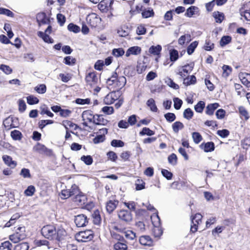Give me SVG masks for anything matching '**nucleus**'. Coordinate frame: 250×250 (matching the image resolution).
<instances>
[{
  "instance_id": "nucleus-1",
  "label": "nucleus",
  "mask_w": 250,
  "mask_h": 250,
  "mask_svg": "<svg viewBox=\"0 0 250 250\" xmlns=\"http://www.w3.org/2000/svg\"><path fill=\"white\" fill-rule=\"evenodd\" d=\"M42 235L50 240L61 241L65 236L66 232L64 229L61 227H55L53 225L44 226L41 230Z\"/></svg>"
},
{
  "instance_id": "nucleus-2",
  "label": "nucleus",
  "mask_w": 250,
  "mask_h": 250,
  "mask_svg": "<svg viewBox=\"0 0 250 250\" xmlns=\"http://www.w3.org/2000/svg\"><path fill=\"white\" fill-rule=\"evenodd\" d=\"M126 82V78L124 76L118 77L116 73H115L110 78L106 81V83L109 88H113L119 91L125 84Z\"/></svg>"
},
{
  "instance_id": "nucleus-3",
  "label": "nucleus",
  "mask_w": 250,
  "mask_h": 250,
  "mask_svg": "<svg viewBox=\"0 0 250 250\" xmlns=\"http://www.w3.org/2000/svg\"><path fill=\"white\" fill-rule=\"evenodd\" d=\"M93 238V232L90 229L80 231L76 235V238L79 242H88Z\"/></svg>"
},
{
  "instance_id": "nucleus-4",
  "label": "nucleus",
  "mask_w": 250,
  "mask_h": 250,
  "mask_svg": "<svg viewBox=\"0 0 250 250\" xmlns=\"http://www.w3.org/2000/svg\"><path fill=\"white\" fill-rule=\"evenodd\" d=\"M79 192L78 187L76 185L72 186L70 189H63L62 190L60 196L62 199H65L69 197L74 195Z\"/></svg>"
},
{
  "instance_id": "nucleus-5",
  "label": "nucleus",
  "mask_w": 250,
  "mask_h": 250,
  "mask_svg": "<svg viewBox=\"0 0 250 250\" xmlns=\"http://www.w3.org/2000/svg\"><path fill=\"white\" fill-rule=\"evenodd\" d=\"M85 80L87 85L92 87L97 85L99 81V78L96 72H91L86 74Z\"/></svg>"
},
{
  "instance_id": "nucleus-6",
  "label": "nucleus",
  "mask_w": 250,
  "mask_h": 250,
  "mask_svg": "<svg viewBox=\"0 0 250 250\" xmlns=\"http://www.w3.org/2000/svg\"><path fill=\"white\" fill-rule=\"evenodd\" d=\"M120 96L119 91H112L108 93L104 98V102L106 104H111L116 100H118Z\"/></svg>"
},
{
  "instance_id": "nucleus-7",
  "label": "nucleus",
  "mask_w": 250,
  "mask_h": 250,
  "mask_svg": "<svg viewBox=\"0 0 250 250\" xmlns=\"http://www.w3.org/2000/svg\"><path fill=\"white\" fill-rule=\"evenodd\" d=\"M34 151L40 154L50 156L52 151L51 149L47 148L44 145L38 143L33 148Z\"/></svg>"
},
{
  "instance_id": "nucleus-8",
  "label": "nucleus",
  "mask_w": 250,
  "mask_h": 250,
  "mask_svg": "<svg viewBox=\"0 0 250 250\" xmlns=\"http://www.w3.org/2000/svg\"><path fill=\"white\" fill-rule=\"evenodd\" d=\"M87 22L92 27L97 26L101 22V18L95 13L89 14L86 17Z\"/></svg>"
},
{
  "instance_id": "nucleus-9",
  "label": "nucleus",
  "mask_w": 250,
  "mask_h": 250,
  "mask_svg": "<svg viewBox=\"0 0 250 250\" xmlns=\"http://www.w3.org/2000/svg\"><path fill=\"white\" fill-rule=\"evenodd\" d=\"M193 66L194 64L193 63H190L182 66L178 69L177 74L182 78L186 77L192 71Z\"/></svg>"
},
{
  "instance_id": "nucleus-10",
  "label": "nucleus",
  "mask_w": 250,
  "mask_h": 250,
  "mask_svg": "<svg viewBox=\"0 0 250 250\" xmlns=\"http://www.w3.org/2000/svg\"><path fill=\"white\" fill-rule=\"evenodd\" d=\"M113 0H102L98 4V8L103 12H106L112 9Z\"/></svg>"
},
{
  "instance_id": "nucleus-11",
  "label": "nucleus",
  "mask_w": 250,
  "mask_h": 250,
  "mask_svg": "<svg viewBox=\"0 0 250 250\" xmlns=\"http://www.w3.org/2000/svg\"><path fill=\"white\" fill-rule=\"evenodd\" d=\"M202 215L200 213H196L194 217L191 218V223L190 230L192 232H195L197 230L198 225L202 222Z\"/></svg>"
},
{
  "instance_id": "nucleus-12",
  "label": "nucleus",
  "mask_w": 250,
  "mask_h": 250,
  "mask_svg": "<svg viewBox=\"0 0 250 250\" xmlns=\"http://www.w3.org/2000/svg\"><path fill=\"white\" fill-rule=\"evenodd\" d=\"M151 220L154 226L155 227L154 232L158 231L156 236H159L162 234V231L159 229L160 226V218L157 214H154L151 216Z\"/></svg>"
},
{
  "instance_id": "nucleus-13",
  "label": "nucleus",
  "mask_w": 250,
  "mask_h": 250,
  "mask_svg": "<svg viewBox=\"0 0 250 250\" xmlns=\"http://www.w3.org/2000/svg\"><path fill=\"white\" fill-rule=\"evenodd\" d=\"M118 215L121 220L126 223H129L132 220V214L127 210H121L118 212Z\"/></svg>"
},
{
  "instance_id": "nucleus-14",
  "label": "nucleus",
  "mask_w": 250,
  "mask_h": 250,
  "mask_svg": "<svg viewBox=\"0 0 250 250\" xmlns=\"http://www.w3.org/2000/svg\"><path fill=\"white\" fill-rule=\"evenodd\" d=\"M75 197L73 198V201L78 206L84 205L86 202V197L85 195L83 194L82 192H80L75 194Z\"/></svg>"
},
{
  "instance_id": "nucleus-15",
  "label": "nucleus",
  "mask_w": 250,
  "mask_h": 250,
  "mask_svg": "<svg viewBox=\"0 0 250 250\" xmlns=\"http://www.w3.org/2000/svg\"><path fill=\"white\" fill-rule=\"evenodd\" d=\"M75 222L78 227H82L88 223L87 217L83 214H80L75 217Z\"/></svg>"
},
{
  "instance_id": "nucleus-16",
  "label": "nucleus",
  "mask_w": 250,
  "mask_h": 250,
  "mask_svg": "<svg viewBox=\"0 0 250 250\" xmlns=\"http://www.w3.org/2000/svg\"><path fill=\"white\" fill-rule=\"evenodd\" d=\"M14 119L11 117H8L3 121V124L6 130H9L16 127L14 124Z\"/></svg>"
},
{
  "instance_id": "nucleus-17",
  "label": "nucleus",
  "mask_w": 250,
  "mask_h": 250,
  "mask_svg": "<svg viewBox=\"0 0 250 250\" xmlns=\"http://www.w3.org/2000/svg\"><path fill=\"white\" fill-rule=\"evenodd\" d=\"M239 77L242 83L247 87H250V74L242 73L239 74Z\"/></svg>"
},
{
  "instance_id": "nucleus-18",
  "label": "nucleus",
  "mask_w": 250,
  "mask_h": 250,
  "mask_svg": "<svg viewBox=\"0 0 250 250\" xmlns=\"http://www.w3.org/2000/svg\"><path fill=\"white\" fill-rule=\"evenodd\" d=\"M94 116L91 110H85L83 112L82 118L83 121H87L89 123H93Z\"/></svg>"
},
{
  "instance_id": "nucleus-19",
  "label": "nucleus",
  "mask_w": 250,
  "mask_h": 250,
  "mask_svg": "<svg viewBox=\"0 0 250 250\" xmlns=\"http://www.w3.org/2000/svg\"><path fill=\"white\" fill-rule=\"evenodd\" d=\"M200 147L206 152H211L214 150L215 148L214 143L211 142L202 143L200 145Z\"/></svg>"
},
{
  "instance_id": "nucleus-20",
  "label": "nucleus",
  "mask_w": 250,
  "mask_h": 250,
  "mask_svg": "<svg viewBox=\"0 0 250 250\" xmlns=\"http://www.w3.org/2000/svg\"><path fill=\"white\" fill-rule=\"evenodd\" d=\"M118 204V201L116 200H109L108 201L106 205V209L107 211L110 213H111L116 208Z\"/></svg>"
},
{
  "instance_id": "nucleus-21",
  "label": "nucleus",
  "mask_w": 250,
  "mask_h": 250,
  "mask_svg": "<svg viewBox=\"0 0 250 250\" xmlns=\"http://www.w3.org/2000/svg\"><path fill=\"white\" fill-rule=\"evenodd\" d=\"M141 49L139 46H133L129 48L126 52L125 56L128 57L131 55H137L141 53Z\"/></svg>"
},
{
  "instance_id": "nucleus-22",
  "label": "nucleus",
  "mask_w": 250,
  "mask_h": 250,
  "mask_svg": "<svg viewBox=\"0 0 250 250\" xmlns=\"http://www.w3.org/2000/svg\"><path fill=\"white\" fill-rule=\"evenodd\" d=\"M37 20L40 25L41 24H47L49 22L48 19L46 17L45 14L44 13H39L37 14Z\"/></svg>"
},
{
  "instance_id": "nucleus-23",
  "label": "nucleus",
  "mask_w": 250,
  "mask_h": 250,
  "mask_svg": "<svg viewBox=\"0 0 250 250\" xmlns=\"http://www.w3.org/2000/svg\"><path fill=\"white\" fill-rule=\"evenodd\" d=\"M108 122L107 120L104 118L102 115H96L94 116L93 123L98 125H105Z\"/></svg>"
},
{
  "instance_id": "nucleus-24",
  "label": "nucleus",
  "mask_w": 250,
  "mask_h": 250,
  "mask_svg": "<svg viewBox=\"0 0 250 250\" xmlns=\"http://www.w3.org/2000/svg\"><path fill=\"white\" fill-rule=\"evenodd\" d=\"M2 159L5 164L11 168H14L17 165V163L13 161L12 158L9 156L3 155L2 156Z\"/></svg>"
},
{
  "instance_id": "nucleus-25",
  "label": "nucleus",
  "mask_w": 250,
  "mask_h": 250,
  "mask_svg": "<svg viewBox=\"0 0 250 250\" xmlns=\"http://www.w3.org/2000/svg\"><path fill=\"white\" fill-rule=\"evenodd\" d=\"M219 106V104L218 103L211 104L206 107V113L209 115H211L213 114L214 111Z\"/></svg>"
},
{
  "instance_id": "nucleus-26",
  "label": "nucleus",
  "mask_w": 250,
  "mask_h": 250,
  "mask_svg": "<svg viewBox=\"0 0 250 250\" xmlns=\"http://www.w3.org/2000/svg\"><path fill=\"white\" fill-rule=\"evenodd\" d=\"M199 8L195 6H191L187 9L186 12L185 14V16L191 18L196 12H198Z\"/></svg>"
},
{
  "instance_id": "nucleus-27",
  "label": "nucleus",
  "mask_w": 250,
  "mask_h": 250,
  "mask_svg": "<svg viewBox=\"0 0 250 250\" xmlns=\"http://www.w3.org/2000/svg\"><path fill=\"white\" fill-rule=\"evenodd\" d=\"M238 109L241 118L243 120H247L249 118V114L245 107L241 106Z\"/></svg>"
},
{
  "instance_id": "nucleus-28",
  "label": "nucleus",
  "mask_w": 250,
  "mask_h": 250,
  "mask_svg": "<svg viewBox=\"0 0 250 250\" xmlns=\"http://www.w3.org/2000/svg\"><path fill=\"white\" fill-rule=\"evenodd\" d=\"M162 50V47L160 45H157L156 46H151L149 48V52L153 54L154 55H158L160 53V52Z\"/></svg>"
},
{
  "instance_id": "nucleus-29",
  "label": "nucleus",
  "mask_w": 250,
  "mask_h": 250,
  "mask_svg": "<svg viewBox=\"0 0 250 250\" xmlns=\"http://www.w3.org/2000/svg\"><path fill=\"white\" fill-rule=\"evenodd\" d=\"M213 17L217 23H221L224 19V15L223 13L219 11H215L213 13Z\"/></svg>"
},
{
  "instance_id": "nucleus-30",
  "label": "nucleus",
  "mask_w": 250,
  "mask_h": 250,
  "mask_svg": "<svg viewBox=\"0 0 250 250\" xmlns=\"http://www.w3.org/2000/svg\"><path fill=\"white\" fill-rule=\"evenodd\" d=\"M147 105L150 108V109L152 112H156L158 111V108L155 104L154 100L152 98H150L147 101Z\"/></svg>"
},
{
  "instance_id": "nucleus-31",
  "label": "nucleus",
  "mask_w": 250,
  "mask_h": 250,
  "mask_svg": "<svg viewBox=\"0 0 250 250\" xmlns=\"http://www.w3.org/2000/svg\"><path fill=\"white\" fill-rule=\"evenodd\" d=\"M196 81V77L194 75H191L190 77H187L184 78L183 80V83L186 85H189L194 84Z\"/></svg>"
},
{
  "instance_id": "nucleus-32",
  "label": "nucleus",
  "mask_w": 250,
  "mask_h": 250,
  "mask_svg": "<svg viewBox=\"0 0 250 250\" xmlns=\"http://www.w3.org/2000/svg\"><path fill=\"white\" fill-rule=\"evenodd\" d=\"M172 127L173 131L175 133H177L179 130H181L184 128V125L182 123L179 121H177L173 124Z\"/></svg>"
},
{
  "instance_id": "nucleus-33",
  "label": "nucleus",
  "mask_w": 250,
  "mask_h": 250,
  "mask_svg": "<svg viewBox=\"0 0 250 250\" xmlns=\"http://www.w3.org/2000/svg\"><path fill=\"white\" fill-rule=\"evenodd\" d=\"M124 233L125 235L126 239L127 240L132 241L136 240V234L133 231L130 230H125Z\"/></svg>"
},
{
  "instance_id": "nucleus-34",
  "label": "nucleus",
  "mask_w": 250,
  "mask_h": 250,
  "mask_svg": "<svg viewBox=\"0 0 250 250\" xmlns=\"http://www.w3.org/2000/svg\"><path fill=\"white\" fill-rule=\"evenodd\" d=\"M11 137L14 140H18L20 141L22 138V134L21 133L17 130H14L11 132Z\"/></svg>"
},
{
  "instance_id": "nucleus-35",
  "label": "nucleus",
  "mask_w": 250,
  "mask_h": 250,
  "mask_svg": "<svg viewBox=\"0 0 250 250\" xmlns=\"http://www.w3.org/2000/svg\"><path fill=\"white\" fill-rule=\"evenodd\" d=\"M234 88L237 93V95L240 97L245 96L246 92L243 89H242V86L241 84L235 83Z\"/></svg>"
},
{
  "instance_id": "nucleus-36",
  "label": "nucleus",
  "mask_w": 250,
  "mask_h": 250,
  "mask_svg": "<svg viewBox=\"0 0 250 250\" xmlns=\"http://www.w3.org/2000/svg\"><path fill=\"white\" fill-rule=\"evenodd\" d=\"M155 134V132L151 129H150L149 128L147 127H144L142 130L139 132V134L141 136H144V135H147V136H152Z\"/></svg>"
},
{
  "instance_id": "nucleus-37",
  "label": "nucleus",
  "mask_w": 250,
  "mask_h": 250,
  "mask_svg": "<svg viewBox=\"0 0 250 250\" xmlns=\"http://www.w3.org/2000/svg\"><path fill=\"white\" fill-rule=\"evenodd\" d=\"M62 125L64 126L66 130H68V128H73L76 130L77 128V125L74 123L69 121H64L62 123Z\"/></svg>"
},
{
  "instance_id": "nucleus-38",
  "label": "nucleus",
  "mask_w": 250,
  "mask_h": 250,
  "mask_svg": "<svg viewBox=\"0 0 250 250\" xmlns=\"http://www.w3.org/2000/svg\"><path fill=\"white\" fill-rule=\"evenodd\" d=\"M190 35L189 34H186L180 37L178 40V43L180 45H183L186 42H188L190 41Z\"/></svg>"
},
{
  "instance_id": "nucleus-39",
  "label": "nucleus",
  "mask_w": 250,
  "mask_h": 250,
  "mask_svg": "<svg viewBox=\"0 0 250 250\" xmlns=\"http://www.w3.org/2000/svg\"><path fill=\"white\" fill-rule=\"evenodd\" d=\"M139 242L143 245H149L151 243V239L148 236H142L140 237Z\"/></svg>"
},
{
  "instance_id": "nucleus-40",
  "label": "nucleus",
  "mask_w": 250,
  "mask_h": 250,
  "mask_svg": "<svg viewBox=\"0 0 250 250\" xmlns=\"http://www.w3.org/2000/svg\"><path fill=\"white\" fill-rule=\"evenodd\" d=\"M15 232L21 236V238H25L26 237L25 229L23 226L19 227L15 229Z\"/></svg>"
},
{
  "instance_id": "nucleus-41",
  "label": "nucleus",
  "mask_w": 250,
  "mask_h": 250,
  "mask_svg": "<svg viewBox=\"0 0 250 250\" xmlns=\"http://www.w3.org/2000/svg\"><path fill=\"white\" fill-rule=\"evenodd\" d=\"M223 69V76L224 77H227L231 73L232 71V68L229 65H224L222 66Z\"/></svg>"
},
{
  "instance_id": "nucleus-42",
  "label": "nucleus",
  "mask_w": 250,
  "mask_h": 250,
  "mask_svg": "<svg viewBox=\"0 0 250 250\" xmlns=\"http://www.w3.org/2000/svg\"><path fill=\"white\" fill-rule=\"evenodd\" d=\"M21 215L19 213H15L11 217L9 221L6 223L5 226L6 227H10L12 224H14L15 221L20 217Z\"/></svg>"
},
{
  "instance_id": "nucleus-43",
  "label": "nucleus",
  "mask_w": 250,
  "mask_h": 250,
  "mask_svg": "<svg viewBox=\"0 0 250 250\" xmlns=\"http://www.w3.org/2000/svg\"><path fill=\"white\" fill-rule=\"evenodd\" d=\"M35 90L39 94H44L46 92V87L44 84H41L36 86L34 88Z\"/></svg>"
},
{
  "instance_id": "nucleus-44",
  "label": "nucleus",
  "mask_w": 250,
  "mask_h": 250,
  "mask_svg": "<svg viewBox=\"0 0 250 250\" xmlns=\"http://www.w3.org/2000/svg\"><path fill=\"white\" fill-rule=\"evenodd\" d=\"M198 44V42L194 41L190 43V44L188 47L187 52L189 55H191L193 53L195 49L196 48Z\"/></svg>"
},
{
  "instance_id": "nucleus-45",
  "label": "nucleus",
  "mask_w": 250,
  "mask_h": 250,
  "mask_svg": "<svg viewBox=\"0 0 250 250\" xmlns=\"http://www.w3.org/2000/svg\"><path fill=\"white\" fill-rule=\"evenodd\" d=\"M192 138L194 142L196 144H199L202 140V136L199 133L196 132L192 133Z\"/></svg>"
},
{
  "instance_id": "nucleus-46",
  "label": "nucleus",
  "mask_w": 250,
  "mask_h": 250,
  "mask_svg": "<svg viewBox=\"0 0 250 250\" xmlns=\"http://www.w3.org/2000/svg\"><path fill=\"white\" fill-rule=\"evenodd\" d=\"M231 41V38L230 36H223L220 41V45L222 47L224 46L225 45L229 44Z\"/></svg>"
},
{
  "instance_id": "nucleus-47",
  "label": "nucleus",
  "mask_w": 250,
  "mask_h": 250,
  "mask_svg": "<svg viewBox=\"0 0 250 250\" xmlns=\"http://www.w3.org/2000/svg\"><path fill=\"white\" fill-rule=\"evenodd\" d=\"M10 240L14 243H18L19 241L22 240L24 239L22 237L21 238V236L18 234L15 233L10 235L9 236Z\"/></svg>"
},
{
  "instance_id": "nucleus-48",
  "label": "nucleus",
  "mask_w": 250,
  "mask_h": 250,
  "mask_svg": "<svg viewBox=\"0 0 250 250\" xmlns=\"http://www.w3.org/2000/svg\"><path fill=\"white\" fill-rule=\"evenodd\" d=\"M115 250H127V246L125 243L118 242L114 245Z\"/></svg>"
},
{
  "instance_id": "nucleus-49",
  "label": "nucleus",
  "mask_w": 250,
  "mask_h": 250,
  "mask_svg": "<svg viewBox=\"0 0 250 250\" xmlns=\"http://www.w3.org/2000/svg\"><path fill=\"white\" fill-rule=\"evenodd\" d=\"M183 115L185 118L189 120L193 117V112L190 108H188L185 110Z\"/></svg>"
},
{
  "instance_id": "nucleus-50",
  "label": "nucleus",
  "mask_w": 250,
  "mask_h": 250,
  "mask_svg": "<svg viewBox=\"0 0 250 250\" xmlns=\"http://www.w3.org/2000/svg\"><path fill=\"white\" fill-rule=\"evenodd\" d=\"M143 18H148L152 17L154 15V12L152 9L149 8L147 10H144L142 13Z\"/></svg>"
},
{
  "instance_id": "nucleus-51",
  "label": "nucleus",
  "mask_w": 250,
  "mask_h": 250,
  "mask_svg": "<svg viewBox=\"0 0 250 250\" xmlns=\"http://www.w3.org/2000/svg\"><path fill=\"white\" fill-rule=\"evenodd\" d=\"M39 102V99L34 96L30 95L27 97V102L30 105L38 104Z\"/></svg>"
},
{
  "instance_id": "nucleus-52",
  "label": "nucleus",
  "mask_w": 250,
  "mask_h": 250,
  "mask_svg": "<svg viewBox=\"0 0 250 250\" xmlns=\"http://www.w3.org/2000/svg\"><path fill=\"white\" fill-rule=\"evenodd\" d=\"M205 103L203 101H200L194 106L195 110L199 113L202 112L203 109L205 107Z\"/></svg>"
},
{
  "instance_id": "nucleus-53",
  "label": "nucleus",
  "mask_w": 250,
  "mask_h": 250,
  "mask_svg": "<svg viewBox=\"0 0 250 250\" xmlns=\"http://www.w3.org/2000/svg\"><path fill=\"white\" fill-rule=\"evenodd\" d=\"M68 30L71 32L77 33L80 32V28L73 23H70L67 26Z\"/></svg>"
},
{
  "instance_id": "nucleus-54",
  "label": "nucleus",
  "mask_w": 250,
  "mask_h": 250,
  "mask_svg": "<svg viewBox=\"0 0 250 250\" xmlns=\"http://www.w3.org/2000/svg\"><path fill=\"white\" fill-rule=\"evenodd\" d=\"M64 62L68 65H73L76 63V59L71 56H67L64 58Z\"/></svg>"
},
{
  "instance_id": "nucleus-55",
  "label": "nucleus",
  "mask_w": 250,
  "mask_h": 250,
  "mask_svg": "<svg viewBox=\"0 0 250 250\" xmlns=\"http://www.w3.org/2000/svg\"><path fill=\"white\" fill-rule=\"evenodd\" d=\"M241 146L244 149H248L250 146V137L243 139L241 141Z\"/></svg>"
},
{
  "instance_id": "nucleus-56",
  "label": "nucleus",
  "mask_w": 250,
  "mask_h": 250,
  "mask_svg": "<svg viewBox=\"0 0 250 250\" xmlns=\"http://www.w3.org/2000/svg\"><path fill=\"white\" fill-rule=\"evenodd\" d=\"M29 246L27 243H22L16 245L14 250H28Z\"/></svg>"
},
{
  "instance_id": "nucleus-57",
  "label": "nucleus",
  "mask_w": 250,
  "mask_h": 250,
  "mask_svg": "<svg viewBox=\"0 0 250 250\" xmlns=\"http://www.w3.org/2000/svg\"><path fill=\"white\" fill-rule=\"evenodd\" d=\"M12 244L7 241L1 243L0 246V250H11Z\"/></svg>"
},
{
  "instance_id": "nucleus-58",
  "label": "nucleus",
  "mask_w": 250,
  "mask_h": 250,
  "mask_svg": "<svg viewBox=\"0 0 250 250\" xmlns=\"http://www.w3.org/2000/svg\"><path fill=\"white\" fill-rule=\"evenodd\" d=\"M81 160L87 165H90L93 163V159L90 155H83L81 157Z\"/></svg>"
},
{
  "instance_id": "nucleus-59",
  "label": "nucleus",
  "mask_w": 250,
  "mask_h": 250,
  "mask_svg": "<svg viewBox=\"0 0 250 250\" xmlns=\"http://www.w3.org/2000/svg\"><path fill=\"white\" fill-rule=\"evenodd\" d=\"M178 58V52L175 49L170 51V59L172 62L176 61Z\"/></svg>"
},
{
  "instance_id": "nucleus-60",
  "label": "nucleus",
  "mask_w": 250,
  "mask_h": 250,
  "mask_svg": "<svg viewBox=\"0 0 250 250\" xmlns=\"http://www.w3.org/2000/svg\"><path fill=\"white\" fill-rule=\"evenodd\" d=\"M164 117L166 120L169 122H172L176 119V116L173 113H167L164 115Z\"/></svg>"
},
{
  "instance_id": "nucleus-61",
  "label": "nucleus",
  "mask_w": 250,
  "mask_h": 250,
  "mask_svg": "<svg viewBox=\"0 0 250 250\" xmlns=\"http://www.w3.org/2000/svg\"><path fill=\"white\" fill-rule=\"evenodd\" d=\"M35 191V188L33 186H29L24 191V194L27 196H32Z\"/></svg>"
},
{
  "instance_id": "nucleus-62",
  "label": "nucleus",
  "mask_w": 250,
  "mask_h": 250,
  "mask_svg": "<svg viewBox=\"0 0 250 250\" xmlns=\"http://www.w3.org/2000/svg\"><path fill=\"white\" fill-rule=\"evenodd\" d=\"M124 53V49L121 48L114 49L112 51V54L116 57L122 56Z\"/></svg>"
},
{
  "instance_id": "nucleus-63",
  "label": "nucleus",
  "mask_w": 250,
  "mask_h": 250,
  "mask_svg": "<svg viewBox=\"0 0 250 250\" xmlns=\"http://www.w3.org/2000/svg\"><path fill=\"white\" fill-rule=\"evenodd\" d=\"M20 175L24 178H30L31 177L30 170L28 169L25 168L21 169L20 172Z\"/></svg>"
},
{
  "instance_id": "nucleus-64",
  "label": "nucleus",
  "mask_w": 250,
  "mask_h": 250,
  "mask_svg": "<svg viewBox=\"0 0 250 250\" xmlns=\"http://www.w3.org/2000/svg\"><path fill=\"white\" fill-rule=\"evenodd\" d=\"M214 43L209 40H207L204 45V49L207 51H210L214 48Z\"/></svg>"
}]
</instances>
